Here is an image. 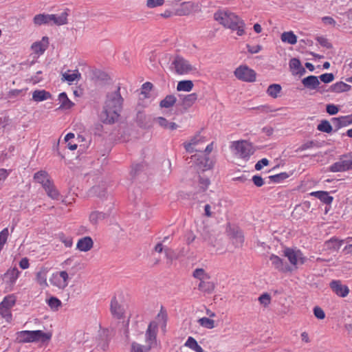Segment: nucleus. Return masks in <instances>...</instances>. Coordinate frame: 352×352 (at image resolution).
Masks as SVG:
<instances>
[{
    "label": "nucleus",
    "instance_id": "338daca9",
    "mask_svg": "<svg viewBox=\"0 0 352 352\" xmlns=\"http://www.w3.org/2000/svg\"><path fill=\"white\" fill-rule=\"evenodd\" d=\"M314 145H315V143H314V141L307 142L304 143L303 144H302L298 148V151H305L307 149H309V148H311L314 147Z\"/></svg>",
    "mask_w": 352,
    "mask_h": 352
},
{
    "label": "nucleus",
    "instance_id": "72a5a7b5",
    "mask_svg": "<svg viewBox=\"0 0 352 352\" xmlns=\"http://www.w3.org/2000/svg\"><path fill=\"white\" fill-rule=\"evenodd\" d=\"M184 345L195 352H204L202 347L198 344L197 340L192 337H188Z\"/></svg>",
    "mask_w": 352,
    "mask_h": 352
},
{
    "label": "nucleus",
    "instance_id": "dca6fc26",
    "mask_svg": "<svg viewBox=\"0 0 352 352\" xmlns=\"http://www.w3.org/2000/svg\"><path fill=\"white\" fill-rule=\"evenodd\" d=\"M94 247V241L90 236H84L79 239L76 243V249L80 252H88Z\"/></svg>",
    "mask_w": 352,
    "mask_h": 352
},
{
    "label": "nucleus",
    "instance_id": "4be33fe9",
    "mask_svg": "<svg viewBox=\"0 0 352 352\" xmlns=\"http://www.w3.org/2000/svg\"><path fill=\"white\" fill-rule=\"evenodd\" d=\"M195 8V6L191 2H184L178 8L176 9L175 15L186 16L190 14Z\"/></svg>",
    "mask_w": 352,
    "mask_h": 352
},
{
    "label": "nucleus",
    "instance_id": "2eb2a0df",
    "mask_svg": "<svg viewBox=\"0 0 352 352\" xmlns=\"http://www.w3.org/2000/svg\"><path fill=\"white\" fill-rule=\"evenodd\" d=\"M68 15L69 14L67 9L61 12L60 14H50V25H56L60 26L67 24L68 22Z\"/></svg>",
    "mask_w": 352,
    "mask_h": 352
},
{
    "label": "nucleus",
    "instance_id": "c9c22d12",
    "mask_svg": "<svg viewBox=\"0 0 352 352\" xmlns=\"http://www.w3.org/2000/svg\"><path fill=\"white\" fill-rule=\"evenodd\" d=\"M198 95L196 93H192L185 96L182 99V104L186 107H190L197 100Z\"/></svg>",
    "mask_w": 352,
    "mask_h": 352
},
{
    "label": "nucleus",
    "instance_id": "f03ea898",
    "mask_svg": "<svg viewBox=\"0 0 352 352\" xmlns=\"http://www.w3.org/2000/svg\"><path fill=\"white\" fill-rule=\"evenodd\" d=\"M123 99L120 93V87L107 95L102 113L103 121L107 123L114 122L119 117Z\"/></svg>",
    "mask_w": 352,
    "mask_h": 352
},
{
    "label": "nucleus",
    "instance_id": "680f3d73",
    "mask_svg": "<svg viewBox=\"0 0 352 352\" xmlns=\"http://www.w3.org/2000/svg\"><path fill=\"white\" fill-rule=\"evenodd\" d=\"M268 164L269 160L266 158H263L255 164V169L256 170H260L263 166H267Z\"/></svg>",
    "mask_w": 352,
    "mask_h": 352
},
{
    "label": "nucleus",
    "instance_id": "4d7b16f0",
    "mask_svg": "<svg viewBox=\"0 0 352 352\" xmlns=\"http://www.w3.org/2000/svg\"><path fill=\"white\" fill-rule=\"evenodd\" d=\"M316 41L320 43V45L330 49L332 47V45L329 42L328 39L323 36H318L316 38Z\"/></svg>",
    "mask_w": 352,
    "mask_h": 352
},
{
    "label": "nucleus",
    "instance_id": "a878e982",
    "mask_svg": "<svg viewBox=\"0 0 352 352\" xmlns=\"http://www.w3.org/2000/svg\"><path fill=\"white\" fill-rule=\"evenodd\" d=\"M52 98V94L44 89L35 90L32 93V100L35 102H41Z\"/></svg>",
    "mask_w": 352,
    "mask_h": 352
},
{
    "label": "nucleus",
    "instance_id": "6e6552de",
    "mask_svg": "<svg viewBox=\"0 0 352 352\" xmlns=\"http://www.w3.org/2000/svg\"><path fill=\"white\" fill-rule=\"evenodd\" d=\"M70 277L67 272L65 270L56 271L50 277V284L58 289H65L69 285Z\"/></svg>",
    "mask_w": 352,
    "mask_h": 352
},
{
    "label": "nucleus",
    "instance_id": "9b49d317",
    "mask_svg": "<svg viewBox=\"0 0 352 352\" xmlns=\"http://www.w3.org/2000/svg\"><path fill=\"white\" fill-rule=\"evenodd\" d=\"M19 275L20 272L16 267L8 269L3 276V280L6 285V288L9 291L12 290L13 286Z\"/></svg>",
    "mask_w": 352,
    "mask_h": 352
},
{
    "label": "nucleus",
    "instance_id": "8fccbe9b",
    "mask_svg": "<svg viewBox=\"0 0 352 352\" xmlns=\"http://www.w3.org/2000/svg\"><path fill=\"white\" fill-rule=\"evenodd\" d=\"M165 0H146V6L149 9L161 7L164 4Z\"/></svg>",
    "mask_w": 352,
    "mask_h": 352
},
{
    "label": "nucleus",
    "instance_id": "09e8293b",
    "mask_svg": "<svg viewBox=\"0 0 352 352\" xmlns=\"http://www.w3.org/2000/svg\"><path fill=\"white\" fill-rule=\"evenodd\" d=\"M9 236L8 228H6L0 232V252L3 249L4 245L6 243Z\"/></svg>",
    "mask_w": 352,
    "mask_h": 352
},
{
    "label": "nucleus",
    "instance_id": "603ef678",
    "mask_svg": "<svg viewBox=\"0 0 352 352\" xmlns=\"http://www.w3.org/2000/svg\"><path fill=\"white\" fill-rule=\"evenodd\" d=\"M153 87V86L151 82H144L142 85L141 94H143L145 98H147L148 96L149 92L152 90Z\"/></svg>",
    "mask_w": 352,
    "mask_h": 352
},
{
    "label": "nucleus",
    "instance_id": "a19ab883",
    "mask_svg": "<svg viewBox=\"0 0 352 352\" xmlns=\"http://www.w3.org/2000/svg\"><path fill=\"white\" fill-rule=\"evenodd\" d=\"M75 136L72 133H67L65 137V142L67 143V146L71 151H74L77 148L78 145L74 140Z\"/></svg>",
    "mask_w": 352,
    "mask_h": 352
},
{
    "label": "nucleus",
    "instance_id": "c85d7f7f",
    "mask_svg": "<svg viewBox=\"0 0 352 352\" xmlns=\"http://www.w3.org/2000/svg\"><path fill=\"white\" fill-rule=\"evenodd\" d=\"M33 23L35 25H50V14H38L34 16Z\"/></svg>",
    "mask_w": 352,
    "mask_h": 352
},
{
    "label": "nucleus",
    "instance_id": "473e14b6",
    "mask_svg": "<svg viewBox=\"0 0 352 352\" xmlns=\"http://www.w3.org/2000/svg\"><path fill=\"white\" fill-rule=\"evenodd\" d=\"M177 98L174 95H167L160 102V106L162 108H170L175 105Z\"/></svg>",
    "mask_w": 352,
    "mask_h": 352
},
{
    "label": "nucleus",
    "instance_id": "bf43d9fd",
    "mask_svg": "<svg viewBox=\"0 0 352 352\" xmlns=\"http://www.w3.org/2000/svg\"><path fill=\"white\" fill-rule=\"evenodd\" d=\"M314 314L318 319L322 320L325 318L324 311L319 307L314 308Z\"/></svg>",
    "mask_w": 352,
    "mask_h": 352
},
{
    "label": "nucleus",
    "instance_id": "9d476101",
    "mask_svg": "<svg viewBox=\"0 0 352 352\" xmlns=\"http://www.w3.org/2000/svg\"><path fill=\"white\" fill-rule=\"evenodd\" d=\"M283 254L288 258L290 263L294 266L298 264L302 265L307 261L306 257L303 256V254L299 250L285 248Z\"/></svg>",
    "mask_w": 352,
    "mask_h": 352
},
{
    "label": "nucleus",
    "instance_id": "4468645a",
    "mask_svg": "<svg viewBox=\"0 0 352 352\" xmlns=\"http://www.w3.org/2000/svg\"><path fill=\"white\" fill-rule=\"evenodd\" d=\"M81 78V74L78 69H68L62 74L61 80L66 81L69 85H73L75 82H78Z\"/></svg>",
    "mask_w": 352,
    "mask_h": 352
},
{
    "label": "nucleus",
    "instance_id": "f704fd0d",
    "mask_svg": "<svg viewBox=\"0 0 352 352\" xmlns=\"http://www.w3.org/2000/svg\"><path fill=\"white\" fill-rule=\"evenodd\" d=\"M281 90L282 87L279 84H272L268 87L266 92L269 96L276 98L278 97Z\"/></svg>",
    "mask_w": 352,
    "mask_h": 352
},
{
    "label": "nucleus",
    "instance_id": "0e129e2a",
    "mask_svg": "<svg viewBox=\"0 0 352 352\" xmlns=\"http://www.w3.org/2000/svg\"><path fill=\"white\" fill-rule=\"evenodd\" d=\"M252 182L257 187H261L264 184L263 179L259 175H254L252 177Z\"/></svg>",
    "mask_w": 352,
    "mask_h": 352
},
{
    "label": "nucleus",
    "instance_id": "052dcab7",
    "mask_svg": "<svg viewBox=\"0 0 352 352\" xmlns=\"http://www.w3.org/2000/svg\"><path fill=\"white\" fill-rule=\"evenodd\" d=\"M210 182L208 178L200 177L199 188L202 191H205L209 186Z\"/></svg>",
    "mask_w": 352,
    "mask_h": 352
},
{
    "label": "nucleus",
    "instance_id": "ddd939ff",
    "mask_svg": "<svg viewBox=\"0 0 352 352\" xmlns=\"http://www.w3.org/2000/svg\"><path fill=\"white\" fill-rule=\"evenodd\" d=\"M330 287L337 296L342 298L346 297L349 293V287L342 284L340 280H332Z\"/></svg>",
    "mask_w": 352,
    "mask_h": 352
},
{
    "label": "nucleus",
    "instance_id": "39448f33",
    "mask_svg": "<svg viewBox=\"0 0 352 352\" xmlns=\"http://www.w3.org/2000/svg\"><path fill=\"white\" fill-rule=\"evenodd\" d=\"M51 334L45 333L41 330L36 331H21L16 333V340L18 342H45L50 340Z\"/></svg>",
    "mask_w": 352,
    "mask_h": 352
},
{
    "label": "nucleus",
    "instance_id": "69168bd1",
    "mask_svg": "<svg viewBox=\"0 0 352 352\" xmlns=\"http://www.w3.org/2000/svg\"><path fill=\"white\" fill-rule=\"evenodd\" d=\"M10 170L0 168V182L5 181L10 173Z\"/></svg>",
    "mask_w": 352,
    "mask_h": 352
},
{
    "label": "nucleus",
    "instance_id": "6ab92c4d",
    "mask_svg": "<svg viewBox=\"0 0 352 352\" xmlns=\"http://www.w3.org/2000/svg\"><path fill=\"white\" fill-rule=\"evenodd\" d=\"M302 84L303 86L309 89V90H315L317 89H320V81L318 80V77L316 76H309L306 78H304L302 80Z\"/></svg>",
    "mask_w": 352,
    "mask_h": 352
},
{
    "label": "nucleus",
    "instance_id": "7ed1b4c3",
    "mask_svg": "<svg viewBox=\"0 0 352 352\" xmlns=\"http://www.w3.org/2000/svg\"><path fill=\"white\" fill-rule=\"evenodd\" d=\"M214 20L226 28L236 30L238 36L242 35L239 25L240 17L228 10H219L214 14Z\"/></svg>",
    "mask_w": 352,
    "mask_h": 352
},
{
    "label": "nucleus",
    "instance_id": "1a4fd4ad",
    "mask_svg": "<svg viewBox=\"0 0 352 352\" xmlns=\"http://www.w3.org/2000/svg\"><path fill=\"white\" fill-rule=\"evenodd\" d=\"M352 169V155H343L339 161L329 166V170L333 173L345 172Z\"/></svg>",
    "mask_w": 352,
    "mask_h": 352
},
{
    "label": "nucleus",
    "instance_id": "e433bc0d",
    "mask_svg": "<svg viewBox=\"0 0 352 352\" xmlns=\"http://www.w3.org/2000/svg\"><path fill=\"white\" fill-rule=\"evenodd\" d=\"M16 301V296L14 294H10L4 297L2 302L0 303V305L3 307L12 309V307L15 305Z\"/></svg>",
    "mask_w": 352,
    "mask_h": 352
},
{
    "label": "nucleus",
    "instance_id": "f257e3e1",
    "mask_svg": "<svg viewBox=\"0 0 352 352\" xmlns=\"http://www.w3.org/2000/svg\"><path fill=\"white\" fill-rule=\"evenodd\" d=\"M160 320L165 322L166 314L164 313H160L156 320L151 322L148 324L145 333L146 345L133 342L131 344L130 352H149L151 349L156 345L158 322Z\"/></svg>",
    "mask_w": 352,
    "mask_h": 352
},
{
    "label": "nucleus",
    "instance_id": "5701e85b",
    "mask_svg": "<svg viewBox=\"0 0 352 352\" xmlns=\"http://www.w3.org/2000/svg\"><path fill=\"white\" fill-rule=\"evenodd\" d=\"M111 313L118 319L122 318L124 314V308L119 304L116 298H113L111 301Z\"/></svg>",
    "mask_w": 352,
    "mask_h": 352
},
{
    "label": "nucleus",
    "instance_id": "bb28decb",
    "mask_svg": "<svg viewBox=\"0 0 352 352\" xmlns=\"http://www.w3.org/2000/svg\"><path fill=\"white\" fill-rule=\"evenodd\" d=\"M310 195L319 199L322 202L326 204H331L333 200V197L330 196L327 191H315L311 192Z\"/></svg>",
    "mask_w": 352,
    "mask_h": 352
},
{
    "label": "nucleus",
    "instance_id": "20e7f679",
    "mask_svg": "<svg viewBox=\"0 0 352 352\" xmlns=\"http://www.w3.org/2000/svg\"><path fill=\"white\" fill-rule=\"evenodd\" d=\"M34 179L36 182L42 185L47 195L53 199H58L59 192L55 188L53 182L50 179V175L45 170H40L34 175Z\"/></svg>",
    "mask_w": 352,
    "mask_h": 352
},
{
    "label": "nucleus",
    "instance_id": "5fc2aeb1",
    "mask_svg": "<svg viewBox=\"0 0 352 352\" xmlns=\"http://www.w3.org/2000/svg\"><path fill=\"white\" fill-rule=\"evenodd\" d=\"M324 83H329L334 80V75L331 73H326L318 76V80Z\"/></svg>",
    "mask_w": 352,
    "mask_h": 352
},
{
    "label": "nucleus",
    "instance_id": "f8f14e48",
    "mask_svg": "<svg viewBox=\"0 0 352 352\" xmlns=\"http://www.w3.org/2000/svg\"><path fill=\"white\" fill-rule=\"evenodd\" d=\"M50 41L47 36H43L41 41L34 42L30 49L34 57H39L43 55L49 47Z\"/></svg>",
    "mask_w": 352,
    "mask_h": 352
},
{
    "label": "nucleus",
    "instance_id": "393cba45",
    "mask_svg": "<svg viewBox=\"0 0 352 352\" xmlns=\"http://www.w3.org/2000/svg\"><path fill=\"white\" fill-rule=\"evenodd\" d=\"M351 85L342 82H337L331 85L329 90L332 92L340 94L342 92L349 91L351 89Z\"/></svg>",
    "mask_w": 352,
    "mask_h": 352
},
{
    "label": "nucleus",
    "instance_id": "6e6d98bb",
    "mask_svg": "<svg viewBox=\"0 0 352 352\" xmlns=\"http://www.w3.org/2000/svg\"><path fill=\"white\" fill-rule=\"evenodd\" d=\"M288 177V175L286 173H282L280 174H277L275 175H272L270 177V178L276 183H279L280 181L286 179Z\"/></svg>",
    "mask_w": 352,
    "mask_h": 352
},
{
    "label": "nucleus",
    "instance_id": "0eeeda50",
    "mask_svg": "<svg viewBox=\"0 0 352 352\" xmlns=\"http://www.w3.org/2000/svg\"><path fill=\"white\" fill-rule=\"evenodd\" d=\"M172 66L174 72L181 76L187 75L197 71V68L189 60L181 56L175 57L172 61Z\"/></svg>",
    "mask_w": 352,
    "mask_h": 352
},
{
    "label": "nucleus",
    "instance_id": "37998d69",
    "mask_svg": "<svg viewBox=\"0 0 352 352\" xmlns=\"http://www.w3.org/2000/svg\"><path fill=\"white\" fill-rule=\"evenodd\" d=\"M198 323L203 327L206 329H213L214 327V320L206 318L203 317L198 320Z\"/></svg>",
    "mask_w": 352,
    "mask_h": 352
},
{
    "label": "nucleus",
    "instance_id": "ea45409f",
    "mask_svg": "<svg viewBox=\"0 0 352 352\" xmlns=\"http://www.w3.org/2000/svg\"><path fill=\"white\" fill-rule=\"evenodd\" d=\"M256 80V73L253 69L243 66V81L254 82Z\"/></svg>",
    "mask_w": 352,
    "mask_h": 352
},
{
    "label": "nucleus",
    "instance_id": "a211bd4d",
    "mask_svg": "<svg viewBox=\"0 0 352 352\" xmlns=\"http://www.w3.org/2000/svg\"><path fill=\"white\" fill-rule=\"evenodd\" d=\"M331 121L336 129H339L340 128L352 124V114L340 116L338 118H333Z\"/></svg>",
    "mask_w": 352,
    "mask_h": 352
},
{
    "label": "nucleus",
    "instance_id": "423d86ee",
    "mask_svg": "<svg viewBox=\"0 0 352 352\" xmlns=\"http://www.w3.org/2000/svg\"><path fill=\"white\" fill-rule=\"evenodd\" d=\"M192 276L199 280L198 289L202 292L210 294L214 289V283L210 280V276L203 268H197Z\"/></svg>",
    "mask_w": 352,
    "mask_h": 352
},
{
    "label": "nucleus",
    "instance_id": "b1692460",
    "mask_svg": "<svg viewBox=\"0 0 352 352\" xmlns=\"http://www.w3.org/2000/svg\"><path fill=\"white\" fill-rule=\"evenodd\" d=\"M270 261L276 270L280 272H287L288 270V267L284 265L283 261L279 256L272 254L270 256Z\"/></svg>",
    "mask_w": 352,
    "mask_h": 352
},
{
    "label": "nucleus",
    "instance_id": "e2e57ef3",
    "mask_svg": "<svg viewBox=\"0 0 352 352\" xmlns=\"http://www.w3.org/2000/svg\"><path fill=\"white\" fill-rule=\"evenodd\" d=\"M247 48L250 53L256 54L261 50L262 47L260 45H252V46L250 45H247Z\"/></svg>",
    "mask_w": 352,
    "mask_h": 352
},
{
    "label": "nucleus",
    "instance_id": "774afa93",
    "mask_svg": "<svg viewBox=\"0 0 352 352\" xmlns=\"http://www.w3.org/2000/svg\"><path fill=\"white\" fill-rule=\"evenodd\" d=\"M322 21L325 25H331L333 26H335L336 24V21L331 16H324L322 18Z\"/></svg>",
    "mask_w": 352,
    "mask_h": 352
},
{
    "label": "nucleus",
    "instance_id": "cd10ccee",
    "mask_svg": "<svg viewBox=\"0 0 352 352\" xmlns=\"http://www.w3.org/2000/svg\"><path fill=\"white\" fill-rule=\"evenodd\" d=\"M58 100L60 104L59 109H69L74 105V102L68 98L67 95L65 92H62L58 95Z\"/></svg>",
    "mask_w": 352,
    "mask_h": 352
},
{
    "label": "nucleus",
    "instance_id": "aec40b11",
    "mask_svg": "<svg viewBox=\"0 0 352 352\" xmlns=\"http://www.w3.org/2000/svg\"><path fill=\"white\" fill-rule=\"evenodd\" d=\"M289 66L293 75L302 76L306 72L305 69L302 66L298 58H292L289 60Z\"/></svg>",
    "mask_w": 352,
    "mask_h": 352
},
{
    "label": "nucleus",
    "instance_id": "49530a36",
    "mask_svg": "<svg viewBox=\"0 0 352 352\" xmlns=\"http://www.w3.org/2000/svg\"><path fill=\"white\" fill-rule=\"evenodd\" d=\"M255 151L253 145L247 141H243V158L249 157Z\"/></svg>",
    "mask_w": 352,
    "mask_h": 352
},
{
    "label": "nucleus",
    "instance_id": "c03bdc74",
    "mask_svg": "<svg viewBox=\"0 0 352 352\" xmlns=\"http://www.w3.org/2000/svg\"><path fill=\"white\" fill-rule=\"evenodd\" d=\"M104 217L105 214L104 213L98 211H94L89 214V221L91 223L96 224L99 221L104 219Z\"/></svg>",
    "mask_w": 352,
    "mask_h": 352
},
{
    "label": "nucleus",
    "instance_id": "de8ad7c7",
    "mask_svg": "<svg viewBox=\"0 0 352 352\" xmlns=\"http://www.w3.org/2000/svg\"><path fill=\"white\" fill-rule=\"evenodd\" d=\"M0 315L6 320V322H11L12 319L11 309L3 307L0 305Z\"/></svg>",
    "mask_w": 352,
    "mask_h": 352
},
{
    "label": "nucleus",
    "instance_id": "4c0bfd02",
    "mask_svg": "<svg viewBox=\"0 0 352 352\" xmlns=\"http://www.w3.org/2000/svg\"><path fill=\"white\" fill-rule=\"evenodd\" d=\"M57 239L65 245V248H72L73 245V238L66 235L63 232L57 234Z\"/></svg>",
    "mask_w": 352,
    "mask_h": 352
},
{
    "label": "nucleus",
    "instance_id": "c756f323",
    "mask_svg": "<svg viewBox=\"0 0 352 352\" xmlns=\"http://www.w3.org/2000/svg\"><path fill=\"white\" fill-rule=\"evenodd\" d=\"M194 87L193 82L190 80L179 81L177 85V91L190 92Z\"/></svg>",
    "mask_w": 352,
    "mask_h": 352
},
{
    "label": "nucleus",
    "instance_id": "79ce46f5",
    "mask_svg": "<svg viewBox=\"0 0 352 352\" xmlns=\"http://www.w3.org/2000/svg\"><path fill=\"white\" fill-rule=\"evenodd\" d=\"M47 304L54 311H57L61 307V301L56 297L52 296L47 300Z\"/></svg>",
    "mask_w": 352,
    "mask_h": 352
},
{
    "label": "nucleus",
    "instance_id": "3c124183",
    "mask_svg": "<svg viewBox=\"0 0 352 352\" xmlns=\"http://www.w3.org/2000/svg\"><path fill=\"white\" fill-rule=\"evenodd\" d=\"M198 139L197 137L192 138L188 142H185L184 144V148L188 153L193 152V146L196 145L198 142Z\"/></svg>",
    "mask_w": 352,
    "mask_h": 352
},
{
    "label": "nucleus",
    "instance_id": "7c9ffc66",
    "mask_svg": "<svg viewBox=\"0 0 352 352\" xmlns=\"http://www.w3.org/2000/svg\"><path fill=\"white\" fill-rule=\"evenodd\" d=\"M280 39L283 43L290 45H295L297 43V36L292 31L284 32L282 33Z\"/></svg>",
    "mask_w": 352,
    "mask_h": 352
},
{
    "label": "nucleus",
    "instance_id": "864d4df0",
    "mask_svg": "<svg viewBox=\"0 0 352 352\" xmlns=\"http://www.w3.org/2000/svg\"><path fill=\"white\" fill-rule=\"evenodd\" d=\"M258 301L262 305L267 307L270 304L271 296L267 293L263 294L259 296Z\"/></svg>",
    "mask_w": 352,
    "mask_h": 352
},
{
    "label": "nucleus",
    "instance_id": "58836bf2",
    "mask_svg": "<svg viewBox=\"0 0 352 352\" xmlns=\"http://www.w3.org/2000/svg\"><path fill=\"white\" fill-rule=\"evenodd\" d=\"M343 241H340L336 238H331L325 242V246L329 250H338L342 244Z\"/></svg>",
    "mask_w": 352,
    "mask_h": 352
},
{
    "label": "nucleus",
    "instance_id": "2f4dec72",
    "mask_svg": "<svg viewBox=\"0 0 352 352\" xmlns=\"http://www.w3.org/2000/svg\"><path fill=\"white\" fill-rule=\"evenodd\" d=\"M232 153L238 158L242 157V141H234L230 146Z\"/></svg>",
    "mask_w": 352,
    "mask_h": 352
},
{
    "label": "nucleus",
    "instance_id": "f3484780",
    "mask_svg": "<svg viewBox=\"0 0 352 352\" xmlns=\"http://www.w3.org/2000/svg\"><path fill=\"white\" fill-rule=\"evenodd\" d=\"M48 269L45 267H41L35 274V280L43 289L47 287V281Z\"/></svg>",
    "mask_w": 352,
    "mask_h": 352
},
{
    "label": "nucleus",
    "instance_id": "13d9d810",
    "mask_svg": "<svg viewBox=\"0 0 352 352\" xmlns=\"http://www.w3.org/2000/svg\"><path fill=\"white\" fill-rule=\"evenodd\" d=\"M326 111L329 115H336L339 111V108L338 106L333 104H329L326 107Z\"/></svg>",
    "mask_w": 352,
    "mask_h": 352
},
{
    "label": "nucleus",
    "instance_id": "a18cd8bd",
    "mask_svg": "<svg viewBox=\"0 0 352 352\" xmlns=\"http://www.w3.org/2000/svg\"><path fill=\"white\" fill-rule=\"evenodd\" d=\"M317 129L321 132L330 133L332 131V126L329 121L324 120L317 126Z\"/></svg>",
    "mask_w": 352,
    "mask_h": 352
},
{
    "label": "nucleus",
    "instance_id": "412c9836",
    "mask_svg": "<svg viewBox=\"0 0 352 352\" xmlns=\"http://www.w3.org/2000/svg\"><path fill=\"white\" fill-rule=\"evenodd\" d=\"M197 164L204 171L211 169L213 166L212 161L204 153H201L199 157L197 158Z\"/></svg>",
    "mask_w": 352,
    "mask_h": 352
}]
</instances>
